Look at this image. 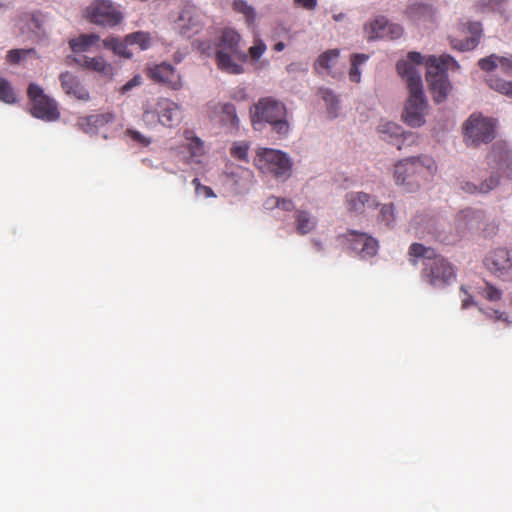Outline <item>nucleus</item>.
I'll use <instances>...</instances> for the list:
<instances>
[{
  "instance_id": "4c0bfd02",
  "label": "nucleus",
  "mask_w": 512,
  "mask_h": 512,
  "mask_svg": "<svg viewBox=\"0 0 512 512\" xmlns=\"http://www.w3.org/2000/svg\"><path fill=\"white\" fill-rule=\"evenodd\" d=\"M490 88L495 91L512 97V81H506L500 78L490 77L487 79Z\"/></svg>"
},
{
  "instance_id": "bb28decb",
  "label": "nucleus",
  "mask_w": 512,
  "mask_h": 512,
  "mask_svg": "<svg viewBox=\"0 0 512 512\" xmlns=\"http://www.w3.org/2000/svg\"><path fill=\"white\" fill-rule=\"evenodd\" d=\"M100 37L97 34H82L69 41L71 50L74 53H82L90 50L93 46L98 45Z\"/></svg>"
},
{
  "instance_id": "c03bdc74",
  "label": "nucleus",
  "mask_w": 512,
  "mask_h": 512,
  "mask_svg": "<svg viewBox=\"0 0 512 512\" xmlns=\"http://www.w3.org/2000/svg\"><path fill=\"white\" fill-rule=\"evenodd\" d=\"M502 290L493 284L486 282L484 288L481 290V295L490 302L499 301L502 298Z\"/></svg>"
},
{
  "instance_id": "49530a36",
  "label": "nucleus",
  "mask_w": 512,
  "mask_h": 512,
  "mask_svg": "<svg viewBox=\"0 0 512 512\" xmlns=\"http://www.w3.org/2000/svg\"><path fill=\"white\" fill-rule=\"evenodd\" d=\"M34 52V49H12L9 50L6 56L10 64H18L24 55Z\"/></svg>"
},
{
  "instance_id": "13d9d810",
  "label": "nucleus",
  "mask_w": 512,
  "mask_h": 512,
  "mask_svg": "<svg viewBox=\"0 0 512 512\" xmlns=\"http://www.w3.org/2000/svg\"><path fill=\"white\" fill-rule=\"evenodd\" d=\"M474 304H475V302L473 300V297L469 294H467L466 297L462 300V308L463 309H466L470 305H474Z\"/></svg>"
},
{
  "instance_id": "f3484780",
  "label": "nucleus",
  "mask_w": 512,
  "mask_h": 512,
  "mask_svg": "<svg viewBox=\"0 0 512 512\" xmlns=\"http://www.w3.org/2000/svg\"><path fill=\"white\" fill-rule=\"evenodd\" d=\"M370 38H390L397 39L401 37L403 29L399 24L389 23L383 16L377 17L369 24Z\"/></svg>"
},
{
  "instance_id": "9b49d317",
  "label": "nucleus",
  "mask_w": 512,
  "mask_h": 512,
  "mask_svg": "<svg viewBox=\"0 0 512 512\" xmlns=\"http://www.w3.org/2000/svg\"><path fill=\"white\" fill-rule=\"evenodd\" d=\"M156 113L161 125L173 128L178 126L182 120V110L180 105L168 98H159L154 111L148 106L143 107V119L147 120L151 114Z\"/></svg>"
},
{
  "instance_id": "6ab92c4d",
  "label": "nucleus",
  "mask_w": 512,
  "mask_h": 512,
  "mask_svg": "<svg viewBox=\"0 0 512 512\" xmlns=\"http://www.w3.org/2000/svg\"><path fill=\"white\" fill-rule=\"evenodd\" d=\"M59 79L66 94L82 101H88L90 99L89 91L81 83L78 77L69 71L61 73Z\"/></svg>"
},
{
  "instance_id": "39448f33",
  "label": "nucleus",
  "mask_w": 512,
  "mask_h": 512,
  "mask_svg": "<svg viewBox=\"0 0 512 512\" xmlns=\"http://www.w3.org/2000/svg\"><path fill=\"white\" fill-rule=\"evenodd\" d=\"M254 165L262 173L280 180L289 178L292 171V162L288 155L281 150L272 148H258Z\"/></svg>"
},
{
  "instance_id": "cd10ccee",
  "label": "nucleus",
  "mask_w": 512,
  "mask_h": 512,
  "mask_svg": "<svg viewBox=\"0 0 512 512\" xmlns=\"http://www.w3.org/2000/svg\"><path fill=\"white\" fill-rule=\"evenodd\" d=\"M296 231L300 235H306L313 231L317 225L316 219L307 211L297 210L295 213Z\"/></svg>"
},
{
  "instance_id": "e2e57ef3",
  "label": "nucleus",
  "mask_w": 512,
  "mask_h": 512,
  "mask_svg": "<svg viewBox=\"0 0 512 512\" xmlns=\"http://www.w3.org/2000/svg\"><path fill=\"white\" fill-rule=\"evenodd\" d=\"M244 175L249 176V171L243 170Z\"/></svg>"
},
{
  "instance_id": "4be33fe9",
  "label": "nucleus",
  "mask_w": 512,
  "mask_h": 512,
  "mask_svg": "<svg viewBox=\"0 0 512 512\" xmlns=\"http://www.w3.org/2000/svg\"><path fill=\"white\" fill-rule=\"evenodd\" d=\"M115 120L113 112H102L82 117L78 121L79 127L86 133L93 132L94 130L105 126Z\"/></svg>"
},
{
  "instance_id": "5701e85b",
  "label": "nucleus",
  "mask_w": 512,
  "mask_h": 512,
  "mask_svg": "<svg viewBox=\"0 0 512 512\" xmlns=\"http://www.w3.org/2000/svg\"><path fill=\"white\" fill-rule=\"evenodd\" d=\"M467 30L471 34L470 37H467L464 40L451 41L454 49L459 51H470L478 45L482 32L481 24L479 22H470L468 23Z\"/></svg>"
},
{
  "instance_id": "a211bd4d",
  "label": "nucleus",
  "mask_w": 512,
  "mask_h": 512,
  "mask_svg": "<svg viewBox=\"0 0 512 512\" xmlns=\"http://www.w3.org/2000/svg\"><path fill=\"white\" fill-rule=\"evenodd\" d=\"M211 119H218L220 123L230 127L238 126L239 119L236 108L231 103H215L208 106Z\"/></svg>"
},
{
  "instance_id": "9d476101",
  "label": "nucleus",
  "mask_w": 512,
  "mask_h": 512,
  "mask_svg": "<svg viewBox=\"0 0 512 512\" xmlns=\"http://www.w3.org/2000/svg\"><path fill=\"white\" fill-rule=\"evenodd\" d=\"M28 98L32 104L31 114L45 121L57 120L60 116L56 102L44 94L43 89L31 83L27 90Z\"/></svg>"
},
{
  "instance_id": "c85d7f7f",
  "label": "nucleus",
  "mask_w": 512,
  "mask_h": 512,
  "mask_svg": "<svg viewBox=\"0 0 512 512\" xmlns=\"http://www.w3.org/2000/svg\"><path fill=\"white\" fill-rule=\"evenodd\" d=\"M103 45L107 49H111L115 54L124 57V58H131L132 52L128 49V46L130 43L127 41V35L125 38L119 39L116 37H109L103 40Z\"/></svg>"
},
{
  "instance_id": "37998d69",
  "label": "nucleus",
  "mask_w": 512,
  "mask_h": 512,
  "mask_svg": "<svg viewBox=\"0 0 512 512\" xmlns=\"http://www.w3.org/2000/svg\"><path fill=\"white\" fill-rule=\"evenodd\" d=\"M267 47L266 44L261 39H255L253 45L248 49V58L251 61H258L261 56L265 53Z\"/></svg>"
},
{
  "instance_id": "412c9836",
  "label": "nucleus",
  "mask_w": 512,
  "mask_h": 512,
  "mask_svg": "<svg viewBox=\"0 0 512 512\" xmlns=\"http://www.w3.org/2000/svg\"><path fill=\"white\" fill-rule=\"evenodd\" d=\"M75 61L83 68L90 71H95L104 77L111 78L113 75L112 65L107 63L102 56L88 57L83 55L79 58H75Z\"/></svg>"
},
{
  "instance_id": "423d86ee",
  "label": "nucleus",
  "mask_w": 512,
  "mask_h": 512,
  "mask_svg": "<svg viewBox=\"0 0 512 512\" xmlns=\"http://www.w3.org/2000/svg\"><path fill=\"white\" fill-rule=\"evenodd\" d=\"M436 170L435 162L427 157H410L395 165L394 177L398 184L419 186V179Z\"/></svg>"
},
{
  "instance_id": "052dcab7",
  "label": "nucleus",
  "mask_w": 512,
  "mask_h": 512,
  "mask_svg": "<svg viewBox=\"0 0 512 512\" xmlns=\"http://www.w3.org/2000/svg\"><path fill=\"white\" fill-rule=\"evenodd\" d=\"M285 48V44L283 42H278L274 45V50L277 52L283 51Z\"/></svg>"
},
{
  "instance_id": "473e14b6",
  "label": "nucleus",
  "mask_w": 512,
  "mask_h": 512,
  "mask_svg": "<svg viewBox=\"0 0 512 512\" xmlns=\"http://www.w3.org/2000/svg\"><path fill=\"white\" fill-rule=\"evenodd\" d=\"M130 45H138L141 50H146L151 45L150 34L144 31H136L127 35Z\"/></svg>"
},
{
  "instance_id": "58836bf2",
  "label": "nucleus",
  "mask_w": 512,
  "mask_h": 512,
  "mask_svg": "<svg viewBox=\"0 0 512 512\" xmlns=\"http://www.w3.org/2000/svg\"><path fill=\"white\" fill-rule=\"evenodd\" d=\"M124 136L141 147H147L151 144L150 137L145 136L134 128H127L124 132Z\"/></svg>"
},
{
  "instance_id": "aec40b11",
  "label": "nucleus",
  "mask_w": 512,
  "mask_h": 512,
  "mask_svg": "<svg viewBox=\"0 0 512 512\" xmlns=\"http://www.w3.org/2000/svg\"><path fill=\"white\" fill-rule=\"evenodd\" d=\"M500 174L492 172L490 176L479 184H475L470 181H464L460 183V189L468 194H486L495 189L499 185Z\"/></svg>"
},
{
  "instance_id": "20e7f679",
  "label": "nucleus",
  "mask_w": 512,
  "mask_h": 512,
  "mask_svg": "<svg viewBox=\"0 0 512 512\" xmlns=\"http://www.w3.org/2000/svg\"><path fill=\"white\" fill-rule=\"evenodd\" d=\"M450 65L457 66V62L449 55H443L440 58L433 56L427 61L426 80L433 94V99L437 103L444 101L450 92L451 85L446 74Z\"/></svg>"
},
{
  "instance_id": "a878e982",
  "label": "nucleus",
  "mask_w": 512,
  "mask_h": 512,
  "mask_svg": "<svg viewBox=\"0 0 512 512\" xmlns=\"http://www.w3.org/2000/svg\"><path fill=\"white\" fill-rule=\"evenodd\" d=\"M184 138L187 141L185 147L190 153L191 161L200 163L199 158L205 155L204 142L199 137L195 136L194 132L191 130L184 131Z\"/></svg>"
},
{
  "instance_id": "6e6552de",
  "label": "nucleus",
  "mask_w": 512,
  "mask_h": 512,
  "mask_svg": "<svg viewBox=\"0 0 512 512\" xmlns=\"http://www.w3.org/2000/svg\"><path fill=\"white\" fill-rule=\"evenodd\" d=\"M466 142L477 146L488 143L495 137V122L481 114H472L463 126Z\"/></svg>"
},
{
  "instance_id": "ddd939ff",
  "label": "nucleus",
  "mask_w": 512,
  "mask_h": 512,
  "mask_svg": "<svg viewBox=\"0 0 512 512\" xmlns=\"http://www.w3.org/2000/svg\"><path fill=\"white\" fill-rule=\"evenodd\" d=\"M344 237L349 243L350 249L356 252L361 259L374 257L378 252L377 240L366 233L350 230Z\"/></svg>"
},
{
  "instance_id": "a18cd8bd",
  "label": "nucleus",
  "mask_w": 512,
  "mask_h": 512,
  "mask_svg": "<svg viewBox=\"0 0 512 512\" xmlns=\"http://www.w3.org/2000/svg\"><path fill=\"white\" fill-rule=\"evenodd\" d=\"M248 150L249 145L245 142L234 143V145L230 149V153L234 158L239 160L247 161L248 160Z\"/></svg>"
},
{
  "instance_id": "4d7b16f0",
  "label": "nucleus",
  "mask_w": 512,
  "mask_h": 512,
  "mask_svg": "<svg viewBox=\"0 0 512 512\" xmlns=\"http://www.w3.org/2000/svg\"><path fill=\"white\" fill-rule=\"evenodd\" d=\"M199 27H200V25H199L198 22H192V24L189 25V26L183 25L182 26V30H183L182 32H183V34H186L187 31L192 30L193 33H197L199 31Z\"/></svg>"
},
{
  "instance_id": "7ed1b4c3",
  "label": "nucleus",
  "mask_w": 512,
  "mask_h": 512,
  "mask_svg": "<svg viewBox=\"0 0 512 512\" xmlns=\"http://www.w3.org/2000/svg\"><path fill=\"white\" fill-rule=\"evenodd\" d=\"M251 122L255 130H261L263 123H268L272 127V131L283 138L289 133V123L287 121L286 106L272 98L264 97L251 108Z\"/></svg>"
},
{
  "instance_id": "393cba45",
  "label": "nucleus",
  "mask_w": 512,
  "mask_h": 512,
  "mask_svg": "<svg viewBox=\"0 0 512 512\" xmlns=\"http://www.w3.org/2000/svg\"><path fill=\"white\" fill-rule=\"evenodd\" d=\"M216 62L218 68L223 72L236 75L244 73L243 62L234 58L232 53L226 54L223 51H216Z\"/></svg>"
},
{
  "instance_id": "1a4fd4ad",
  "label": "nucleus",
  "mask_w": 512,
  "mask_h": 512,
  "mask_svg": "<svg viewBox=\"0 0 512 512\" xmlns=\"http://www.w3.org/2000/svg\"><path fill=\"white\" fill-rule=\"evenodd\" d=\"M483 263L497 279L512 282V248L498 247L490 250Z\"/></svg>"
},
{
  "instance_id": "0eeeda50",
  "label": "nucleus",
  "mask_w": 512,
  "mask_h": 512,
  "mask_svg": "<svg viewBox=\"0 0 512 512\" xmlns=\"http://www.w3.org/2000/svg\"><path fill=\"white\" fill-rule=\"evenodd\" d=\"M87 20L95 25L113 28L123 21V13L111 0H94L85 10Z\"/></svg>"
},
{
  "instance_id": "72a5a7b5",
  "label": "nucleus",
  "mask_w": 512,
  "mask_h": 512,
  "mask_svg": "<svg viewBox=\"0 0 512 512\" xmlns=\"http://www.w3.org/2000/svg\"><path fill=\"white\" fill-rule=\"evenodd\" d=\"M338 57L339 50H327L318 57L317 61L315 62V68H322L328 70L331 68L332 64L338 59Z\"/></svg>"
},
{
  "instance_id": "c9c22d12",
  "label": "nucleus",
  "mask_w": 512,
  "mask_h": 512,
  "mask_svg": "<svg viewBox=\"0 0 512 512\" xmlns=\"http://www.w3.org/2000/svg\"><path fill=\"white\" fill-rule=\"evenodd\" d=\"M0 101L13 104L17 101L14 89L9 81L0 76Z\"/></svg>"
},
{
  "instance_id": "5fc2aeb1",
  "label": "nucleus",
  "mask_w": 512,
  "mask_h": 512,
  "mask_svg": "<svg viewBox=\"0 0 512 512\" xmlns=\"http://www.w3.org/2000/svg\"><path fill=\"white\" fill-rule=\"evenodd\" d=\"M199 195H203L205 198L216 197V194L214 193V191L209 186H206V185H202V187H200Z\"/></svg>"
},
{
  "instance_id": "2f4dec72",
  "label": "nucleus",
  "mask_w": 512,
  "mask_h": 512,
  "mask_svg": "<svg viewBox=\"0 0 512 512\" xmlns=\"http://www.w3.org/2000/svg\"><path fill=\"white\" fill-rule=\"evenodd\" d=\"M319 94L326 103L329 115L331 117H336L338 115L339 109V100L337 96L333 93V91L326 88H321L319 90Z\"/></svg>"
},
{
  "instance_id": "680f3d73",
  "label": "nucleus",
  "mask_w": 512,
  "mask_h": 512,
  "mask_svg": "<svg viewBox=\"0 0 512 512\" xmlns=\"http://www.w3.org/2000/svg\"><path fill=\"white\" fill-rule=\"evenodd\" d=\"M185 20H189V21L192 20L190 13L188 11L183 12L182 15L180 16V21H185Z\"/></svg>"
},
{
  "instance_id": "79ce46f5",
  "label": "nucleus",
  "mask_w": 512,
  "mask_h": 512,
  "mask_svg": "<svg viewBox=\"0 0 512 512\" xmlns=\"http://www.w3.org/2000/svg\"><path fill=\"white\" fill-rule=\"evenodd\" d=\"M266 208L278 207L284 211H292L294 209V203L290 199L271 197L265 202Z\"/></svg>"
},
{
  "instance_id": "ea45409f",
  "label": "nucleus",
  "mask_w": 512,
  "mask_h": 512,
  "mask_svg": "<svg viewBox=\"0 0 512 512\" xmlns=\"http://www.w3.org/2000/svg\"><path fill=\"white\" fill-rule=\"evenodd\" d=\"M379 222L383 223L386 226H390L395 221V210L393 204H384L380 209V213L378 216Z\"/></svg>"
},
{
  "instance_id": "f704fd0d",
  "label": "nucleus",
  "mask_w": 512,
  "mask_h": 512,
  "mask_svg": "<svg viewBox=\"0 0 512 512\" xmlns=\"http://www.w3.org/2000/svg\"><path fill=\"white\" fill-rule=\"evenodd\" d=\"M22 21L25 22V26L30 32H32L36 36L41 35L43 22L40 17V14H38V13L25 14L22 18Z\"/></svg>"
},
{
  "instance_id": "c756f323",
  "label": "nucleus",
  "mask_w": 512,
  "mask_h": 512,
  "mask_svg": "<svg viewBox=\"0 0 512 512\" xmlns=\"http://www.w3.org/2000/svg\"><path fill=\"white\" fill-rule=\"evenodd\" d=\"M406 13L414 21L428 20L433 17L434 10L429 4L414 3L407 8Z\"/></svg>"
},
{
  "instance_id": "f257e3e1",
  "label": "nucleus",
  "mask_w": 512,
  "mask_h": 512,
  "mask_svg": "<svg viewBox=\"0 0 512 512\" xmlns=\"http://www.w3.org/2000/svg\"><path fill=\"white\" fill-rule=\"evenodd\" d=\"M411 263L417 264V259H423L422 277L435 288H444L456 277L453 265L443 256L436 253L433 248L420 243H413L409 247Z\"/></svg>"
},
{
  "instance_id": "3c124183",
  "label": "nucleus",
  "mask_w": 512,
  "mask_h": 512,
  "mask_svg": "<svg viewBox=\"0 0 512 512\" xmlns=\"http://www.w3.org/2000/svg\"><path fill=\"white\" fill-rule=\"evenodd\" d=\"M349 77L352 82L359 83L361 78V72L359 70V66H353L351 64V69L349 72Z\"/></svg>"
},
{
  "instance_id": "864d4df0",
  "label": "nucleus",
  "mask_w": 512,
  "mask_h": 512,
  "mask_svg": "<svg viewBox=\"0 0 512 512\" xmlns=\"http://www.w3.org/2000/svg\"><path fill=\"white\" fill-rule=\"evenodd\" d=\"M295 2L308 10L314 9L317 5V0H295Z\"/></svg>"
},
{
  "instance_id": "e433bc0d",
  "label": "nucleus",
  "mask_w": 512,
  "mask_h": 512,
  "mask_svg": "<svg viewBox=\"0 0 512 512\" xmlns=\"http://www.w3.org/2000/svg\"><path fill=\"white\" fill-rule=\"evenodd\" d=\"M432 219L427 215L418 214L415 215L411 221V229L414 230L416 235L423 234L426 230L430 232Z\"/></svg>"
},
{
  "instance_id": "8fccbe9b",
  "label": "nucleus",
  "mask_w": 512,
  "mask_h": 512,
  "mask_svg": "<svg viewBox=\"0 0 512 512\" xmlns=\"http://www.w3.org/2000/svg\"><path fill=\"white\" fill-rule=\"evenodd\" d=\"M407 57H408L407 63L409 65H411L414 69H416V68L413 64H421L422 63L423 57L419 52H415V51L409 52ZM404 61L406 62V60H404ZM415 71L417 72V70H415Z\"/></svg>"
},
{
  "instance_id": "a19ab883",
  "label": "nucleus",
  "mask_w": 512,
  "mask_h": 512,
  "mask_svg": "<svg viewBox=\"0 0 512 512\" xmlns=\"http://www.w3.org/2000/svg\"><path fill=\"white\" fill-rule=\"evenodd\" d=\"M479 311L489 320L497 322H508V315L506 312L494 309L491 307H479Z\"/></svg>"
},
{
  "instance_id": "4468645a",
  "label": "nucleus",
  "mask_w": 512,
  "mask_h": 512,
  "mask_svg": "<svg viewBox=\"0 0 512 512\" xmlns=\"http://www.w3.org/2000/svg\"><path fill=\"white\" fill-rule=\"evenodd\" d=\"M345 204L350 213L362 215L370 210L379 207V202L375 196L365 192H349L345 197Z\"/></svg>"
},
{
  "instance_id": "2eb2a0df",
  "label": "nucleus",
  "mask_w": 512,
  "mask_h": 512,
  "mask_svg": "<svg viewBox=\"0 0 512 512\" xmlns=\"http://www.w3.org/2000/svg\"><path fill=\"white\" fill-rule=\"evenodd\" d=\"M240 41V34L233 29L227 28L222 32L217 45V51H223L226 54L232 53L239 62L245 63L248 60V55L241 49Z\"/></svg>"
},
{
  "instance_id": "bf43d9fd",
  "label": "nucleus",
  "mask_w": 512,
  "mask_h": 512,
  "mask_svg": "<svg viewBox=\"0 0 512 512\" xmlns=\"http://www.w3.org/2000/svg\"><path fill=\"white\" fill-rule=\"evenodd\" d=\"M192 184L195 187L196 194H200V187H202L203 184H201L200 180L198 178H194L192 180Z\"/></svg>"
},
{
  "instance_id": "6e6d98bb",
  "label": "nucleus",
  "mask_w": 512,
  "mask_h": 512,
  "mask_svg": "<svg viewBox=\"0 0 512 512\" xmlns=\"http://www.w3.org/2000/svg\"><path fill=\"white\" fill-rule=\"evenodd\" d=\"M504 2H505V0H488V2H483V5L492 10H495L498 7H500L501 4Z\"/></svg>"
},
{
  "instance_id": "7c9ffc66",
  "label": "nucleus",
  "mask_w": 512,
  "mask_h": 512,
  "mask_svg": "<svg viewBox=\"0 0 512 512\" xmlns=\"http://www.w3.org/2000/svg\"><path fill=\"white\" fill-rule=\"evenodd\" d=\"M233 9L244 15L245 20L249 26H253L256 20V11L244 0H235L233 2Z\"/></svg>"
},
{
  "instance_id": "dca6fc26",
  "label": "nucleus",
  "mask_w": 512,
  "mask_h": 512,
  "mask_svg": "<svg viewBox=\"0 0 512 512\" xmlns=\"http://www.w3.org/2000/svg\"><path fill=\"white\" fill-rule=\"evenodd\" d=\"M378 132L384 135L383 138L385 140L395 139L396 142L394 144L399 150L403 148L405 142L412 144L416 140V136L413 133H406L400 125L394 122H382L378 126Z\"/></svg>"
},
{
  "instance_id": "f8f14e48",
  "label": "nucleus",
  "mask_w": 512,
  "mask_h": 512,
  "mask_svg": "<svg viewBox=\"0 0 512 512\" xmlns=\"http://www.w3.org/2000/svg\"><path fill=\"white\" fill-rule=\"evenodd\" d=\"M148 77L156 83L166 85L172 90L183 87L180 73L169 63L163 62L147 69Z\"/></svg>"
},
{
  "instance_id": "de8ad7c7",
  "label": "nucleus",
  "mask_w": 512,
  "mask_h": 512,
  "mask_svg": "<svg viewBox=\"0 0 512 512\" xmlns=\"http://www.w3.org/2000/svg\"><path fill=\"white\" fill-rule=\"evenodd\" d=\"M508 157V151L502 147H493L492 153L488 156V159L495 162L500 168L503 165V161Z\"/></svg>"
},
{
  "instance_id": "09e8293b",
  "label": "nucleus",
  "mask_w": 512,
  "mask_h": 512,
  "mask_svg": "<svg viewBox=\"0 0 512 512\" xmlns=\"http://www.w3.org/2000/svg\"><path fill=\"white\" fill-rule=\"evenodd\" d=\"M142 84V77L140 75H135L133 78H131L127 83H125L120 88L121 94H126L128 91H130L132 88L137 87Z\"/></svg>"
},
{
  "instance_id": "f03ea898",
  "label": "nucleus",
  "mask_w": 512,
  "mask_h": 512,
  "mask_svg": "<svg viewBox=\"0 0 512 512\" xmlns=\"http://www.w3.org/2000/svg\"><path fill=\"white\" fill-rule=\"evenodd\" d=\"M398 74L405 80L409 89L403 120L411 127H420L425 123L424 115L427 101L423 93L421 76L405 61L397 63Z\"/></svg>"
},
{
  "instance_id": "b1692460",
  "label": "nucleus",
  "mask_w": 512,
  "mask_h": 512,
  "mask_svg": "<svg viewBox=\"0 0 512 512\" xmlns=\"http://www.w3.org/2000/svg\"><path fill=\"white\" fill-rule=\"evenodd\" d=\"M478 65L484 71H492L499 65L505 74L512 76V55L509 57H499L492 54L480 59Z\"/></svg>"
},
{
  "instance_id": "603ef678",
  "label": "nucleus",
  "mask_w": 512,
  "mask_h": 512,
  "mask_svg": "<svg viewBox=\"0 0 512 512\" xmlns=\"http://www.w3.org/2000/svg\"><path fill=\"white\" fill-rule=\"evenodd\" d=\"M368 59V56L365 54H354L351 58V64L353 66H360Z\"/></svg>"
}]
</instances>
